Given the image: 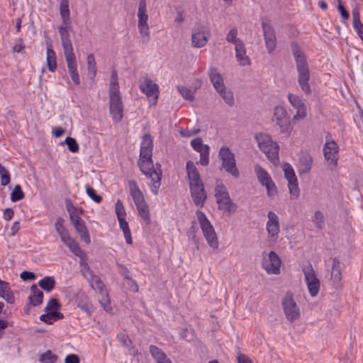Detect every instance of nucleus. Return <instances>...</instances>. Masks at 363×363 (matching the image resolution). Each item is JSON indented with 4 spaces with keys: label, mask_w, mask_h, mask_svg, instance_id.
Masks as SVG:
<instances>
[{
    "label": "nucleus",
    "mask_w": 363,
    "mask_h": 363,
    "mask_svg": "<svg viewBox=\"0 0 363 363\" xmlns=\"http://www.w3.org/2000/svg\"><path fill=\"white\" fill-rule=\"evenodd\" d=\"M130 188V194L133 199L134 203L135 205L145 203L144 196L142 191L138 186L136 182L130 181L128 183Z\"/></svg>",
    "instance_id": "nucleus-32"
},
{
    "label": "nucleus",
    "mask_w": 363,
    "mask_h": 363,
    "mask_svg": "<svg viewBox=\"0 0 363 363\" xmlns=\"http://www.w3.org/2000/svg\"><path fill=\"white\" fill-rule=\"evenodd\" d=\"M238 30L235 27L231 28L226 35V40L228 43H233L235 45L238 44L239 42L242 40L237 38Z\"/></svg>",
    "instance_id": "nucleus-53"
},
{
    "label": "nucleus",
    "mask_w": 363,
    "mask_h": 363,
    "mask_svg": "<svg viewBox=\"0 0 363 363\" xmlns=\"http://www.w3.org/2000/svg\"><path fill=\"white\" fill-rule=\"evenodd\" d=\"M80 266L83 275L87 279L91 288L99 294H104L107 290L105 289L103 281L98 276L94 274V272L89 264L85 261L82 260L80 262Z\"/></svg>",
    "instance_id": "nucleus-11"
},
{
    "label": "nucleus",
    "mask_w": 363,
    "mask_h": 363,
    "mask_svg": "<svg viewBox=\"0 0 363 363\" xmlns=\"http://www.w3.org/2000/svg\"><path fill=\"white\" fill-rule=\"evenodd\" d=\"M109 113L112 116L114 122H119L123 117V104L116 71L113 70L111 75V82L108 89Z\"/></svg>",
    "instance_id": "nucleus-2"
},
{
    "label": "nucleus",
    "mask_w": 363,
    "mask_h": 363,
    "mask_svg": "<svg viewBox=\"0 0 363 363\" xmlns=\"http://www.w3.org/2000/svg\"><path fill=\"white\" fill-rule=\"evenodd\" d=\"M313 165V157L307 152H303L299 158L298 172L300 175L308 174Z\"/></svg>",
    "instance_id": "nucleus-28"
},
{
    "label": "nucleus",
    "mask_w": 363,
    "mask_h": 363,
    "mask_svg": "<svg viewBox=\"0 0 363 363\" xmlns=\"http://www.w3.org/2000/svg\"><path fill=\"white\" fill-rule=\"evenodd\" d=\"M325 139L326 142L323 147L324 157L328 162L336 164L338 160V145L332 138L330 133L326 134Z\"/></svg>",
    "instance_id": "nucleus-12"
},
{
    "label": "nucleus",
    "mask_w": 363,
    "mask_h": 363,
    "mask_svg": "<svg viewBox=\"0 0 363 363\" xmlns=\"http://www.w3.org/2000/svg\"><path fill=\"white\" fill-rule=\"evenodd\" d=\"M258 180L263 186H265L268 192L274 190L276 186L267 172L259 165L255 167Z\"/></svg>",
    "instance_id": "nucleus-25"
},
{
    "label": "nucleus",
    "mask_w": 363,
    "mask_h": 363,
    "mask_svg": "<svg viewBox=\"0 0 363 363\" xmlns=\"http://www.w3.org/2000/svg\"><path fill=\"white\" fill-rule=\"evenodd\" d=\"M137 16L138 18V27L143 43H147L150 38V28L147 24L148 15L147 13L146 0H140Z\"/></svg>",
    "instance_id": "nucleus-9"
},
{
    "label": "nucleus",
    "mask_w": 363,
    "mask_h": 363,
    "mask_svg": "<svg viewBox=\"0 0 363 363\" xmlns=\"http://www.w3.org/2000/svg\"><path fill=\"white\" fill-rule=\"evenodd\" d=\"M288 99L290 104L296 109V113L293 116L292 121L296 123L300 119L306 118V106L296 94H289Z\"/></svg>",
    "instance_id": "nucleus-18"
},
{
    "label": "nucleus",
    "mask_w": 363,
    "mask_h": 363,
    "mask_svg": "<svg viewBox=\"0 0 363 363\" xmlns=\"http://www.w3.org/2000/svg\"><path fill=\"white\" fill-rule=\"evenodd\" d=\"M86 64L88 75L90 79H94L96 74V64L93 54H89L86 57Z\"/></svg>",
    "instance_id": "nucleus-40"
},
{
    "label": "nucleus",
    "mask_w": 363,
    "mask_h": 363,
    "mask_svg": "<svg viewBox=\"0 0 363 363\" xmlns=\"http://www.w3.org/2000/svg\"><path fill=\"white\" fill-rule=\"evenodd\" d=\"M281 264V258L274 251H271L267 257H263L262 261V267L269 274H279Z\"/></svg>",
    "instance_id": "nucleus-13"
},
{
    "label": "nucleus",
    "mask_w": 363,
    "mask_h": 363,
    "mask_svg": "<svg viewBox=\"0 0 363 363\" xmlns=\"http://www.w3.org/2000/svg\"><path fill=\"white\" fill-rule=\"evenodd\" d=\"M0 297L8 303H13L15 301L14 296L11 291L9 284L0 279Z\"/></svg>",
    "instance_id": "nucleus-34"
},
{
    "label": "nucleus",
    "mask_w": 363,
    "mask_h": 363,
    "mask_svg": "<svg viewBox=\"0 0 363 363\" xmlns=\"http://www.w3.org/2000/svg\"><path fill=\"white\" fill-rule=\"evenodd\" d=\"M153 140L150 134L144 135L140 145V157L150 160L152 155Z\"/></svg>",
    "instance_id": "nucleus-24"
},
{
    "label": "nucleus",
    "mask_w": 363,
    "mask_h": 363,
    "mask_svg": "<svg viewBox=\"0 0 363 363\" xmlns=\"http://www.w3.org/2000/svg\"><path fill=\"white\" fill-rule=\"evenodd\" d=\"M61 240L69 247V250L77 257H82L83 251L79 246L77 242L72 239L69 235L62 238Z\"/></svg>",
    "instance_id": "nucleus-33"
},
{
    "label": "nucleus",
    "mask_w": 363,
    "mask_h": 363,
    "mask_svg": "<svg viewBox=\"0 0 363 363\" xmlns=\"http://www.w3.org/2000/svg\"><path fill=\"white\" fill-rule=\"evenodd\" d=\"M215 196L218 208L229 214L234 213L238 208V205L232 201L226 187L223 184H218L215 187Z\"/></svg>",
    "instance_id": "nucleus-5"
},
{
    "label": "nucleus",
    "mask_w": 363,
    "mask_h": 363,
    "mask_svg": "<svg viewBox=\"0 0 363 363\" xmlns=\"http://www.w3.org/2000/svg\"><path fill=\"white\" fill-rule=\"evenodd\" d=\"M238 363H252V360L244 354H239L238 357Z\"/></svg>",
    "instance_id": "nucleus-64"
},
{
    "label": "nucleus",
    "mask_w": 363,
    "mask_h": 363,
    "mask_svg": "<svg viewBox=\"0 0 363 363\" xmlns=\"http://www.w3.org/2000/svg\"><path fill=\"white\" fill-rule=\"evenodd\" d=\"M206 28L203 26H196L192 30V44L196 48L204 46L208 41Z\"/></svg>",
    "instance_id": "nucleus-22"
},
{
    "label": "nucleus",
    "mask_w": 363,
    "mask_h": 363,
    "mask_svg": "<svg viewBox=\"0 0 363 363\" xmlns=\"http://www.w3.org/2000/svg\"><path fill=\"white\" fill-rule=\"evenodd\" d=\"M139 215L145 220L146 224L150 223V211L146 202L135 205Z\"/></svg>",
    "instance_id": "nucleus-43"
},
{
    "label": "nucleus",
    "mask_w": 363,
    "mask_h": 363,
    "mask_svg": "<svg viewBox=\"0 0 363 363\" xmlns=\"http://www.w3.org/2000/svg\"><path fill=\"white\" fill-rule=\"evenodd\" d=\"M262 27L264 32V40L267 51L272 52L277 46L275 32L271 24L262 22Z\"/></svg>",
    "instance_id": "nucleus-19"
},
{
    "label": "nucleus",
    "mask_w": 363,
    "mask_h": 363,
    "mask_svg": "<svg viewBox=\"0 0 363 363\" xmlns=\"http://www.w3.org/2000/svg\"><path fill=\"white\" fill-rule=\"evenodd\" d=\"M291 48L298 72V83L301 89L306 95H311L312 93L311 86L309 84L311 75L306 57L297 43L293 42L291 44Z\"/></svg>",
    "instance_id": "nucleus-1"
},
{
    "label": "nucleus",
    "mask_w": 363,
    "mask_h": 363,
    "mask_svg": "<svg viewBox=\"0 0 363 363\" xmlns=\"http://www.w3.org/2000/svg\"><path fill=\"white\" fill-rule=\"evenodd\" d=\"M208 75L210 81L213 84V86L216 91L220 90L222 88H225V86L223 83V78L222 75L218 72L216 68H211Z\"/></svg>",
    "instance_id": "nucleus-31"
},
{
    "label": "nucleus",
    "mask_w": 363,
    "mask_h": 363,
    "mask_svg": "<svg viewBox=\"0 0 363 363\" xmlns=\"http://www.w3.org/2000/svg\"><path fill=\"white\" fill-rule=\"evenodd\" d=\"M1 185L6 186L10 183L11 177L9 170L0 164Z\"/></svg>",
    "instance_id": "nucleus-51"
},
{
    "label": "nucleus",
    "mask_w": 363,
    "mask_h": 363,
    "mask_svg": "<svg viewBox=\"0 0 363 363\" xmlns=\"http://www.w3.org/2000/svg\"><path fill=\"white\" fill-rule=\"evenodd\" d=\"M57 359L50 350H48L40 356V361L43 363H55Z\"/></svg>",
    "instance_id": "nucleus-52"
},
{
    "label": "nucleus",
    "mask_w": 363,
    "mask_h": 363,
    "mask_svg": "<svg viewBox=\"0 0 363 363\" xmlns=\"http://www.w3.org/2000/svg\"><path fill=\"white\" fill-rule=\"evenodd\" d=\"M47 66L52 72H55L57 68L55 52L51 48L47 49Z\"/></svg>",
    "instance_id": "nucleus-41"
},
{
    "label": "nucleus",
    "mask_w": 363,
    "mask_h": 363,
    "mask_svg": "<svg viewBox=\"0 0 363 363\" xmlns=\"http://www.w3.org/2000/svg\"><path fill=\"white\" fill-rule=\"evenodd\" d=\"M66 208L69 214L70 220H73V218L78 216L75 212L76 211L75 207L71 203H67Z\"/></svg>",
    "instance_id": "nucleus-63"
},
{
    "label": "nucleus",
    "mask_w": 363,
    "mask_h": 363,
    "mask_svg": "<svg viewBox=\"0 0 363 363\" xmlns=\"http://www.w3.org/2000/svg\"><path fill=\"white\" fill-rule=\"evenodd\" d=\"M199 132V128H194L191 130H181L179 133L183 137L189 138L192 135L198 134Z\"/></svg>",
    "instance_id": "nucleus-59"
},
{
    "label": "nucleus",
    "mask_w": 363,
    "mask_h": 363,
    "mask_svg": "<svg viewBox=\"0 0 363 363\" xmlns=\"http://www.w3.org/2000/svg\"><path fill=\"white\" fill-rule=\"evenodd\" d=\"M58 31L60 35L63 51L73 49L67 28L66 26H60Z\"/></svg>",
    "instance_id": "nucleus-35"
},
{
    "label": "nucleus",
    "mask_w": 363,
    "mask_h": 363,
    "mask_svg": "<svg viewBox=\"0 0 363 363\" xmlns=\"http://www.w3.org/2000/svg\"><path fill=\"white\" fill-rule=\"evenodd\" d=\"M186 169L189 181V186L194 185V184H200V183H203L200 174L192 161L189 160L186 162Z\"/></svg>",
    "instance_id": "nucleus-27"
},
{
    "label": "nucleus",
    "mask_w": 363,
    "mask_h": 363,
    "mask_svg": "<svg viewBox=\"0 0 363 363\" xmlns=\"http://www.w3.org/2000/svg\"><path fill=\"white\" fill-rule=\"evenodd\" d=\"M68 147V150L72 152H77L79 150V145L77 140L71 137H67L64 142Z\"/></svg>",
    "instance_id": "nucleus-55"
},
{
    "label": "nucleus",
    "mask_w": 363,
    "mask_h": 363,
    "mask_svg": "<svg viewBox=\"0 0 363 363\" xmlns=\"http://www.w3.org/2000/svg\"><path fill=\"white\" fill-rule=\"evenodd\" d=\"M342 276L341 263L338 258L335 257L333 259L330 279L333 281V286L335 289H338L342 287Z\"/></svg>",
    "instance_id": "nucleus-23"
},
{
    "label": "nucleus",
    "mask_w": 363,
    "mask_h": 363,
    "mask_svg": "<svg viewBox=\"0 0 363 363\" xmlns=\"http://www.w3.org/2000/svg\"><path fill=\"white\" fill-rule=\"evenodd\" d=\"M100 294H101V297L99 298V301L101 306L103 307V308L106 312H110L112 310V308L111 306V302H110V299L108 296L107 291H106L104 294L101 293Z\"/></svg>",
    "instance_id": "nucleus-50"
},
{
    "label": "nucleus",
    "mask_w": 363,
    "mask_h": 363,
    "mask_svg": "<svg viewBox=\"0 0 363 363\" xmlns=\"http://www.w3.org/2000/svg\"><path fill=\"white\" fill-rule=\"evenodd\" d=\"M24 196L25 194L22 191L21 186L19 184H16L11 194V201L16 202L23 199Z\"/></svg>",
    "instance_id": "nucleus-47"
},
{
    "label": "nucleus",
    "mask_w": 363,
    "mask_h": 363,
    "mask_svg": "<svg viewBox=\"0 0 363 363\" xmlns=\"http://www.w3.org/2000/svg\"><path fill=\"white\" fill-rule=\"evenodd\" d=\"M86 191L87 195L96 203H99L102 201V197L96 193V191L89 185H86Z\"/></svg>",
    "instance_id": "nucleus-57"
},
{
    "label": "nucleus",
    "mask_w": 363,
    "mask_h": 363,
    "mask_svg": "<svg viewBox=\"0 0 363 363\" xmlns=\"http://www.w3.org/2000/svg\"><path fill=\"white\" fill-rule=\"evenodd\" d=\"M60 13L62 18V21L65 25H67L69 23V1L68 0H61L60 5Z\"/></svg>",
    "instance_id": "nucleus-39"
},
{
    "label": "nucleus",
    "mask_w": 363,
    "mask_h": 363,
    "mask_svg": "<svg viewBox=\"0 0 363 363\" xmlns=\"http://www.w3.org/2000/svg\"><path fill=\"white\" fill-rule=\"evenodd\" d=\"M255 138L259 150L266 155L271 162H277L279 160V145L273 141L267 134L259 133L255 135Z\"/></svg>",
    "instance_id": "nucleus-3"
},
{
    "label": "nucleus",
    "mask_w": 363,
    "mask_h": 363,
    "mask_svg": "<svg viewBox=\"0 0 363 363\" xmlns=\"http://www.w3.org/2000/svg\"><path fill=\"white\" fill-rule=\"evenodd\" d=\"M138 165L140 171L148 178H150L152 182L151 186V191L157 195L159 192V189L161 184L162 179V171L159 169L157 171L153 168V163L152 158L150 160L141 159L138 161Z\"/></svg>",
    "instance_id": "nucleus-4"
},
{
    "label": "nucleus",
    "mask_w": 363,
    "mask_h": 363,
    "mask_svg": "<svg viewBox=\"0 0 363 363\" xmlns=\"http://www.w3.org/2000/svg\"><path fill=\"white\" fill-rule=\"evenodd\" d=\"M217 91L228 106H232L234 105V96L231 91L226 90L225 87Z\"/></svg>",
    "instance_id": "nucleus-45"
},
{
    "label": "nucleus",
    "mask_w": 363,
    "mask_h": 363,
    "mask_svg": "<svg viewBox=\"0 0 363 363\" xmlns=\"http://www.w3.org/2000/svg\"><path fill=\"white\" fill-rule=\"evenodd\" d=\"M313 221L315 225L319 228L322 229L324 226V216L323 213L320 211H316L314 214V217Z\"/></svg>",
    "instance_id": "nucleus-54"
},
{
    "label": "nucleus",
    "mask_w": 363,
    "mask_h": 363,
    "mask_svg": "<svg viewBox=\"0 0 363 363\" xmlns=\"http://www.w3.org/2000/svg\"><path fill=\"white\" fill-rule=\"evenodd\" d=\"M60 305L58 300L57 298H52L47 303L45 311L46 312L57 311L60 308Z\"/></svg>",
    "instance_id": "nucleus-58"
},
{
    "label": "nucleus",
    "mask_w": 363,
    "mask_h": 363,
    "mask_svg": "<svg viewBox=\"0 0 363 363\" xmlns=\"http://www.w3.org/2000/svg\"><path fill=\"white\" fill-rule=\"evenodd\" d=\"M189 188L191 196L194 203L196 206H202L203 205L205 200L207 198V194L205 191L203 184H194V185H190Z\"/></svg>",
    "instance_id": "nucleus-21"
},
{
    "label": "nucleus",
    "mask_w": 363,
    "mask_h": 363,
    "mask_svg": "<svg viewBox=\"0 0 363 363\" xmlns=\"http://www.w3.org/2000/svg\"><path fill=\"white\" fill-rule=\"evenodd\" d=\"M149 351L157 362L160 361L161 359H164L166 355L161 349L158 348L155 345H150Z\"/></svg>",
    "instance_id": "nucleus-48"
},
{
    "label": "nucleus",
    "mask_w": 363,
    "mask_h": 363,
    "mask_svg": "<svg viewBox=\"0 0 363 363\" xmlns=\"http://www.w3.org/2000/svg\"><path fill=\"white\" fill-rule=\"evenodd\" d=\"M21 279H22L23 281H28V280H34L36 277L35 273L28 272V271H23L20 274Z\"/></svg>",
    "instance_id": "nucleus-61"
},
{
    "label": "nucleus",
    "mask_w": 363,
    "mask_h": 363,
    "mask_svg": "<svg viewBox=\"0 0 363 363\" xmlns=\"http://www.w3.org/2000/svg\"><path fill=\"white\" fill-rule=\"evenodd\" d=\"M40 320L47 324H52L55 321L51 312H46L45 314L41 315L40 316Z\"/></svg>",
    "instance_id": "nucleus-60"
},
{
    "label": "nucleus",
    "mask_w": 363,
    "mask_h": 363,
    "mask_svg": "<svg viewBox=\"0 0 363 363\" xmlns=\"http://www.w3.org/2000/svg\"><path fill=\"white\" fill-rule=\"evenodd\" d=\"M281 306L286 318L289 322L296 321L300 318V309L297 306L291 291H287L281 299Z\"/></svg>",
    "instance_id": "nucleus-8"
},
{
    "label": "nucleus",
    "mask_w": 363,
    "mask_h": 363,
    "mask_svg": "<svg viewBox=\"0 0 363 363\" xmlns=\"http://www.w3.org/2000/svg\"><path fill=\"white\" fill-rule=\"evenodd\" d=\"M71 222L82 240L86 244H89L91 242V238L84 221L78 216L73 218V220H71Z\"/></svg>",
    "instance_id": "nucleus-26"
},
{
    "label": "nucleus",
    "mask_w": 363,
    "mask_h": 363,
    "mask_svg": "<svg viewBox=\"0 0 363 363\" xmlns=\"http://www.w3.org/2000/svg\"><path fill=\"white\" fill-rule=\"evenodd\" d=\"M284 176L288 181V187L291 196L298 197L299 196V188L296 176L291 164L285 163L283 165Z\"/></svg>",
    "instance_id": "nucleus-16"
},
{
    "label": "nucleus",
    "mask_w": 363,
    "mask_h": 363,
    "mask_svg": "<svg viewBox=\"0 0 363 363\" xmlns=\"http://www.w3.org/2000/svg\"><path fill=\"white\" fill-rule=\"evenodd\" d=\"M38 286L46 292H51L56 286V281L53 277L46 276L39 281Z\"/></svg>",
    "instance_id": "nucleus-38"
},
{
    "label": "nucleus",
    "mask_w": 363,
    "mask_h": 363,
    "mask_svg": "<svg viewBox=\"0 0 363 363\" xmlns=\"http://www.w3.org/2000/svg\"><path fill=\"white\" fill-rule=\"evenodd\" d=\"M177 88L179 94L182 96V97L184 99L190 101L194 99V94L191 89L183 86H178Z\"/></svg>",
    "instance_id": "nucleus-49"
},
{
    "label": "nucleus",
    "mask_w": 363,
    "mask_h": 363,
    "mask_svg": "<svg viewBox=\"0 0 363 363\" xmlns=\"http://www.w3.org/2000/svg\"><path fill=\"white\" fill-rule=\"evenodd\" d=\"M115 211L118 220L125 218V210L123 203L120 200H118L116 203Z\"/></svg>",
    "instance_id": "nucleus-56"
},
{
    "label": "nucleus",
    "mask_w": 363,
    "mask_h": 363,
    "mask_svg": "<svg viewBox=\"0 0 363 363\" xmlns=\"http://www.w3.org/2000/svg\"><path fill=\"white\" fill-rule=\"evenodd\" d=\"M64 222L65 220L62 217H58L55 224V230L59 234L60 239L69 235L67 230L64 226Z\"/></svg>",
    "instance_id": "nucleus-46"
},
{
    "label": "nucleus",
    "mask_w": 363,
    "mask_h": 363,
    "mask_svg": "<svg viewBox=\"0 0 363 363\" xmlns=\"http://www.w3.org/2000/svg\"><path fill=\"white\" fill-rule=\"evenodd\" d=\"M193 149L200 153V161L201 165L206 166L209 163V150L208 145L203 144L201 138H196L191 141Z\"/></svg>",
    "instance_id": "nucleus-17"
},
{
    "label": "nucleus",
    "mask_w": 363,
    "mask_h": 363,
    "mask_svg": "<svg viewBox=\"0 0 363 363\" xmlns=\"http://www.w3.org/2000/svg\"><path fill=\"white\" fill-rule=\"evenodd\" d=\"M267 218L266 228L268 235L270 238L277 239L280 231L279 217L274 212L269 211Z\"/></svg>",
    "instance_id": "nucleus-20"
},
{
    "label": "nucleus",
    "mask_w": 363,
    "mask_h": 363,
    "mask_svg": "<svg viewBox=\"0 0 363 363\" xmlns=\"http://www.w3.org/2000/svg\"><path fill=\"white\" fill-rule=\"evenodd\" d=\"M79 357L75 354H68L65 359V363H79Z\"/></svg>",
    "instance_id": "nucleus-62"
},
{
    "label": "nucleus",
    "mask_w": 363,
    "mask_h": 363,
    "mask_svg": "<svg viewBox=\"0 0 363 363\" xmlns=\"http://www.w3.org/2000/svg\"><path fill=\"white\" fill-rule=\"evenodd\" d=\"M43 293L40 291L36 284H33L30 287V295L28 296L30 305L33 306H39L43 303Z\"/></svg>",
    "instance_id": "nucleus-30"
},
{
    "label": "nucleus",
    "mask_w": 363,
    "mask_h": 363,
    "mask_svg": "<svg viewBox=\"0 0 363 363\" xmlns=\"http://www.w3.org/2000/svg\"><path fill=\"white\" fill-rule=\"evenodd\" d=\"M305 280L308 286V291L312 297L315 296L319 291L320 281L315 276V271L312 264L308 262L303 265L302 268Z\"/></svg>",
    "instance_id": "nucleus-10"
},
{
    "label": "nucleus",
    "mask_w": 363,
    "mask_h": 363,
    "mask_svg": "<svg viewBox=\"0 0 363 363\" xmlns=\"http://www.w3.org/2000/svg\"><path fill=\"white\" fill-rule=\"evenodd\" d=\"M118 340L122 344V345L128 350L130 355L135 357L140 354L138 350L133 345L132 340L129 338L128 335L125 334H121L118 335Z\"/></svg>",
    "instance_id": "nucleus-36"
},
{
    "label": "nucleus",
    "mask_w": 363,
    "mask_h": 363,
    "mask_svg": "<svg viewBox=\"0 0 363 363\" xmlns=\"http://www.w3.org/2000/svg\"><path fill=\"white\" fill-rule=\"evenodd\" d=\"M64 55L67 62L69 72H76L77 70V64L73 49L65 50Z\"/></svg>",
    "instance_id": "nucleus-37"
},
{
    "label": "nucleus",
    "mask_w": 363,
    "mask_h": 363,
    "mask_svg": "<svg viewBox=\"0 0 363 363\" xmlns=\"http://www.w3.org/2000/svg\"><path fill=\"white\" fill-rule=\"evenodd\" d=\"M352 25L354 27V29L358 34V35L362 37L363 35V24L360 21L359 13L358 12H352Z\"/></svg>",
    "instance_id": "nucleus-44"
},
{
    "label": "nucleus",
    "mask_w": 363,
    "mask_h": 363,
    "mask_svg": "<svg viewBox=\"0 0 363 363\" xmlns=\"http://www.w3.org/2000/svg\"><path fill=\"white\" fill-rule=\"evenodd\" d=\"M77 305L80 309L87 313L89 315H91L92 306L86 296L84 295L79 296L77 299Z\"/></svg>",
    "instance_id": "nucleus-42"
},
{
    "label": "nucleus",
    "mask_w": 363,
    "mask_h": 363,
    "mask_svg": "<svg viewBox=\"0 0 363 363\" xmlns=\"http://www.w3.org/2000/svg\"><path fill=\"white\" fill-rule=\"evenodd\" d=\"M196 216L202 230L203 235L208 244L213 249H217L218 247V240L213 225L203 212L197 211Z\"/></svg>",
    "instance_id": "nucleus-6"
},
{
    "label": "nucleus",
    "mask_w": 363,
    "mask_h": 363,
    "mask_svg": "<svg viewBox=\"0 0 363 363\" xmlns=\"http://www.w3.org/2000/svg\"><path fill=\"white\" fill-rule=\"evenodd\" d=\"M139 88L147 98L152 97L150 102L152 105H155L157 102L159 96L158 85L154 83L147 76H145L143 81L140 82Z\"/></svg>",
    "instance_id": "nucleus-15"
},
{
    "label": "nucleus",
    "mask_w": 363,
    "mask_h": 363,
    "mask_svg": "<svg viewBox=\"0 0 363 363\" xmlns=\"http://www.w3.org/2000/svg\"><path fill=\"white\" fill-rule=\"evenodd\" d=\"M274 117L281 132L289 135L291 131V127L290 117L288 116L286 108L281 106H277L274 110Z\"/></svg>",
    "instance_id": "nucleus-14"
},
{
    "label": "nucleus",
    "mask_w": 363,
    "mask_h": 363,
    "mask_svg": "<svg viewBox=\"0 0 363 363\" xmlns=\"http://www.w3.org/2000/svg\"><path fill=\"white\" fill-rule=\"evenodd\" d=\"M235 57L240 65L242 66L250 65V61L249 57L246 55V50L244 43L241 41L235 45Z\"/></svg>",
    "instance_id": "nucleus-29"
},
{
    "label": "nucleus",
    "mask_w": 363,
    "mask_h": 363,
    "mask_svg": "<svg viewBox=\"0 0 363 363\" xmlns=\"http://www.w3.org/2000/svg\"><path fill=\"white\" fill-rule=\"evenodd\" d=\"M218 156L222 160V167L230 175L238 178L240 172L236 166L234 153L227 146H222L219 150Z\"/></svg>",
    "instance_id": "nucleus-7"
}]
</instances>
